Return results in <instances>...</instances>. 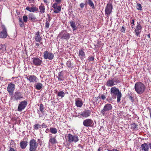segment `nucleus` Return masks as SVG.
<instances>
[{
    "instance_id": "62",
    "label": "nucleus",
    "mask_w": 151,
    "mask_h": 151,
    "mask_svg": "<svg viewBox=\"0 0 151 151\" xmlns=\"http://www.w3.org/2000/svg\"><path fill=\"white\" fill-rule=\"evenodd\" d=\"M147 37L149 38H150V35H147Z\"/></svg>"
},
{
    "instance_id": "50",
    "label": "nucleus",
    "mask_w": 151,
    "mask_h": 151,
    "mask_svg": "<svg viewBox=\"0 0 151 151\" xmlns=\"http://www.w3.org/2000/svg\"><path fill=\"white\" fill-rule=\"evenodd\" d=\"M129 99H130V100L132 102H133L134 101V100L133 99V98L132 96H129Z\"/></svg>"
},
{
    "instance_id": "52",
    "label": "nucleus",
    "mask_w": 151,
    "mask_h": 151,
    "mask_svg": "<svg viewBox=\"0 0 151 151\" xmlns=\"http://www.w3.org/2000/svg\"><path fill=\"white\" fill-rule=\"evenodd\" d=\"M37 42H36L35 43V45H36V46H37V47H36V48L38 47H39L40 46V44L39 43H37Z\"/></svg>"
},
{
    "instance_id": "49",
    "label": "nucleus",
    "mask_w": 151,
    "mask_h": 151,
    "mask_svg": "<svg viewBox=\"0 0 151 151\" xmlns=\"http://www.w3.org/2000/svg\"><path fill=\"white\" fill-rule=\"evenodd\" d=\"M121 31L122 32H124L125 31V29L124 27L123 26L122 27V29L121 30Z\"/></svg>"
},
{
    "instance_id": "4",
    "label": "nucleus",
    "mask_w": 151,
    "mask_h": 151,
    "mask_svg": "<svg viewBox=\"0 0 151 151\" xmlns=\"http://www.w3.org/2000/svg\"><path fill=\"white\" fill-rule=\"evenodd\" d=\"M29 148L30 151H35L37 147L38 144L34 139L31 140L29 142Z\"/></svg>"
},
{
    "instance_id": "42",
    "label": "nucleus",
    "mask_w": 151,
    "mask_h": 151,
    "mask_svg": "<svg viewBox=\"0 0 151 151\" xmlns=\"http://www.w3.org/2000/svg\"><path fill=\"white\" fill-rule=\"evenodd\" d=\"M23 21L25 22H27L28 20V17L26 15H24L23 17Z\"/></svg>"
},
{
    "instance_id": "2",
    "label": "nucleus",
    "mask_w": 151,
    "mask_h": 151,
    "mask_svg": "<svg viewBox=\"0 0 151 151\" xmlns=\"http://www.w3.org/2000/svg\"><path fill=\"white\" fill-rule=\"evenodd\" d=\"M135 91L138 94H141L145 91V87L144 85L141 82L136 83L134 86Z\"/></svg>"
},
{
    "instance_id": "39",
    "label": "nucleus",
    "mask_w": 151,
    "mask_h": 151,
    "mask_svg": "<svg viewBox=\"0 0 151 151\" xmlns=\"http://www.w3.org/2000/svg\"><path fill=\"white\" fill-rule=\"evenodd\" d=\"M138 125L135 123H134L132 125V127L134 129L137 130L138 129Z\"/></svg>"
},
{
    "instance_id": "6",
    "label": "nucleus",
    "mask_w": 151,
    "mask_h": 151,
    "mask_svg": "<svg viewBox=\"0 0 151 151\" xmlns=\"http://www.w3.org/2000/svg\"><path fill=\"white\" fill-rule=\"evenodd\" d=\"M142 29V27L140 23L138 22L137 23V25L134 27V29L135 35L139 37Z\"/></svg>"
},
{
    "instance_id": "61",
    "label": "nucleus",
    "mask_w": 151,
    "mask_h": 151,
    "mask_svg": "<svg viewBox=\"0 0 151 151\" xmlns=\"http://www.w3.org/2000/svg\"><path fill=\"white\" fill-rule=\"evenodd\" d=\"M149 113L150 114V116L151 119V111H150Z\"/></svg>"
},
{
    "instance_id": "19",
    "label": "nucleus",
    "mask_w": 151,
    "mask_h": 151,
    "mask_svg": "<svg viewBox=\"0 0 151 151\" xmlns=\"http://www.w3.org/2000/svg\"><path fill=\"white\" fill-rule=\"evenodd\" d=\"M91 114V112L90 110H86L80 114V115L83 117L86 118L88 117Z\"/></svg>"
},
{
    "instance_id": "57",
    "label": "nucleus",
    "mask_w": 151,
    "mask_h": 151,
    "mask_svg": "<svg viewBox=\"0 0 151 151\" xmlns=\"http://www.w3.org/2000/svg\"><path fill=\"white\" fill-rule=\"evenodd\" d=\"M110 151H119L117 149H113L111 150H109Z\"/></svg>"
},
{
    "instance_id": "46",
    "label": "nucleus",
    "mask_w": 151,
    "mask_h": 151,
    "mask_svg": "<svg viewBox=\"0 0 151 151\" xmlns=\"http://www.w3.org/2000/svg\"><path fill=\"white\" fill-rule=\"evenodd\" d=\"M94 58L93 56L89 57L88 58V60L89 61H93L94 60Z\"/></svg>"
},
{
    "instance_id": "28",
    "label": "nucleus",
    "mask_w": 151,
    "mask_h": 151,
    "mask_svg": "<svg viewBox=\"0 0 151 151\" xmlns=\"http://www.w3.org/2000/svg\"><path fill=\"white\" fill-rule=\"evenodd\" d=\"M42 84L40 83H37L34 85V87L37 90L41 89L42 88Z\"/></svg>"
},
{
    "instance_id": "47",
    "label": "nucleus",
    "mask_w": 151,
    "mask_h": 151,
    "mask_svg": "<svg viewBox=\"0 0 151 151\" xmlns=\"http://www.w3.org/2000/svg\"><path fill=\"white\" fill-rule=\"evenodd\" d=\"M41 125V127L42 128H46L47 127V125L45 123H43Z\"/></svg>"
},
{
    "instance_id": "29",
    "label": "nucleus",
    "mask_w": 151,
    "mask_h": 151,
    "mask_svg": "<svg viewBox=\"0 0 151 151\" xmlns=\"http://www.w3.org/2000/svg\"><path fill=\"white\" fill-rule=\"evenodd\" d=\"M27 142L26 141H21L20 145L22 149L25 148L27 146Z\"/></svg>"
},
{
    "instance_id": "11",
    "label": "nucleus",
    "mask_w": 151,
    "mask_h": 151,
    "mask_svg": "<svg viewBox=\"0 0 151 151\" xmlns=\"http://www.w3.org/2000/svg\"><path fill=\"white\" fill-rule=\"evenodd\" d=\"M15 87L14 84L12 82L8 85L7 91L10 95L12 94L15 89Z\"/></svg>"
},
{
    "instance_id": "25",
    "label": "nucleus",
    "mask_w": 151,
    "mask_h": 151,
    "mask_svg": "<svg viewBox=\"0 0 151 151\" xmlns=\"http://www.w3.org/2000/svg\"><path fill=\"white\" fill-rule=\"evenodd\" d=\"M83 102L80 99L78 98L76 100L75 104L77 107H81L83 105Z\"/></svg>"
},
{
    "instance_id": "15",
    "label": "nucleus",
    "mask_w": 151,
    "mask_h": 151,
    "mask_svg": "<svg viewBox=\"0 0 151 151\" xmlns=\"http://www.w3.org/2000/svg\"><path fill=\"white\" fill-rule=\"evenodd\" d=\"M112 5L111 4H108L105 10L106 14H110L112 12Z\"/></svg>"
},
{
    "instance_id": "51",
    "label": "nucleus",
    "mask_w": 151,
    "mask_h": 151,
    "mask_svg": "<svg viewBox=\"0 0 151 151\" xmlns=\"http://www.w3.org/2000/svg\"><path fill=\"white\" fill-rule=\"evenodd\" d=\"M80 6L81 8H83L84 6V4L83 3H81L80 4Z\"/></svg>"
},
{
    "instance_id": "27",
    "label": "nucleus",
    "mask_w": 151,
    "mask_h": 151,
    "mask_svg": "<svg viewBox=\"0 0 151 151\" xmlns=\"http://www.w3.org/2000/svg\"><path fill=\"white\" fill-rule=\"evenodd\" d=\"M69 23L70 26L72 28L73 31L76 30L77 27L75 22L73 21H71Z\"/></svg>"
},
{
    "instance_id": "59",
    "label": "nucleus",
    "mask_w": 151,
    "mask_h": 151,
    "mask_svg": "<svg viewBox=\"0 0 151 151\" xmlns=\"http://www.w3.org/2000/svg\"><path fill=\"white\" fill-rule=\"evenodd\" d=\"M44 1V2L45 3L47 4V0H43Z\"/></svg>"
},
{
    "instance_id": "41",
    "label": "nucleus",
    "mask_w": 151,
    "mask_h": 151,
    "mask_svg": "<svg viewBox=\"0 0 151 151\" xmlns=\"http://www.w3.org/2000/svg\"><path fill=\"white\" fill-rule=\"evenodd\" d=\"M43 106L42 104H40V111L42 113L44 112L43 111Z\"/></svg>"
},
{
    "instance_id": "20",
    "label": "nucleus",
    "mask_w": 151,
    "mask_h": 151,
    "mask_svg": "<svg viewBox=\"0 0 151 151\" xmlns=\"http://www.w3.org/2000/svg\"><path fill=\"white\" fill-rule=\"evenodd\" d=\"M26 10L29 11L30 12H34L38 11V9L35 6L33 5V6L30 7L29 6H27Z\"/></svg>"
},
{
    "instance_id": "7",
    "label": "nucleus",
    "mask_w": 151,
    "mask_h": 151,
    "mask_svg": "<svg viewBox=\"0 0 151 151\" xmlns=\"http://www.w3.org/2000/svg\"><path fill=\"white\" fill-rule=\"evenodd\" d=\"M58 36L60 37L61 39L66 40H68L70 38L69 34L64 31L60 32Z\"/></svg>"
},
{
    "instance_id": "23",
    "label": "nucleus",
    "mask_w": 151,
    "mask_h": 151,
    "mask_svg": "<svg viewBox=\"0 0 151 151\" xmlns=\"http://www.w3.org/2000/svg\"><path fill=\"white\" fill-rule=\"evenodd\" d=\"M28 19L29 20L32 22H35L37 21L35 15L32 13H30L29 14Z\"/></svg>"
},
{
    "instance_id": "24",
    "label": "nucleus",
    "mask_w": 151,
    "mask_h": 151,
    "mask_svg": "<svg viewBox=\"0 0 151 151\" xmlns=\"http://www.w3.org/2000/svg\"><path fill=\"white\" fill-rule=\"evenodd\" d=\"M84 49H82L81 50L79 51V58L82 60L85 57V54L84 52Z\"/></svg>"
},
{
    "instance_id": "64",
    "label": "nucleus",
    "mask_w": 151,
    "mask_h": 151,
    "mask_svg": "<svg viewBox=\"0 0 151 151\" xmlns=\"http://www.w3.org/2000/svg\"><path fill=\"white\" fill-rule=\"evenodd\" d=\"M66 93H68V92H66Z\"/></svg>"
},
{
    "instance_id": "60",
    "label": "nucleus",
    "mask_w": 151,
    "mask_h": 151,
    "mask_svg": "<svg viewBox=\"0 0 151 151\" xmlns=\"http://www.w3.org/2000/svg\"><path fill=\"white\" fill-rule=\"evenodd\" d=\"M101 147H99L98 149V151H101Z\"/></svg>"
},
{
    "instance_id": "5",
    "label": "nucleus",
    "mask_w": 151,
    "mask_h": 151,
    "mask_svg": "<svg viewBox=\"0 0 151 151\" xmlns=\"http://www.w3.org/2000/svg\"><path fill=\"white\" fill-rule=\"evenodd\" d=\"M68 138V141L70 143L74 142H76L78 140V137L77 135H73L70 134H69L67 136Z\"/></svg>"
},
{
    "instance_id": "38",
    "label": "nucleus",
    "mask_w": 151,
    "mask_h": 151,
    "mask_svg": "<svg viewBox=\"0 0 151 151\" xmlns=\"http://www.w3.org/2000/svg\"><path fill=\"white\" fill-rule=\"evenodd\" d=\"M0 47L1 50L3 51H4L6 50V47L5 45L1 44L0 45Z\"/></svg>"
},
{
    "instance_id": "40",
    "label": "nucleus",
    "mask_w": 151,
    "mask_h": 151,
    "mask_svg": "<svg viewBox=\"0 0 151 151\" xmlns=\"http://www.w3.org/2000/svg\"><path fill=\"white\" fill-rule=\"evenodd\" d=\"M137 9L139 10H142V7L141 6V5L140 4H137Z\"/></svg>"
},
{
    "instance_id": "37",
    "label": "nucleus",
    "mask_w": 151,
    "mask_h": 151,
    "mask_svg": "<svg viewBox=\"0 0 151 151\" xmlns=\"http://www.w3.org/2000/svg\"><path fill=\"white\" fill-rule=\"evenodd\" d=\"M9 151H16V148L15 147L10 145Z\"/></svg>"
},
{
    "instance_id": "43",
    "label": "nucleus",
    "mask_w": 151,
    "mask_h": 151,
    "mask_svg": "<svg viewBox=\"0 0 151 151\" xmlns=\"http://www.w3.org/2000/svg\"><path fill=\"white\" fill-rule=\"evenodd\" d=\"M134 19H133L132 20V22L131 23V25L132 27V28L133 30L134 29Z\"/></svg>"
},
{
    "instance_id": "16",
    "label": "nucleus",
    "mask_w": 151,
    "mask_h": 151,
    "mask_svg": "<svg viewBox=\"0 0 151 151\" xmlns=\"http://www.w3.org/2000/svg\"><path fill=\"white\" fill-rule=\"evenodd\" d=\"M3 30L0 33V37L3 38H6L7 36V30L6 28L4 25L2 26Z\"/></svg>"
},
{
    "instance_id": "44",
    "label": "nucleus",
    "mask_w": 151,
    "mask_h": 151,
    "mask_svg": "<svg viewBox=\"0 0 151 151\" xmlns=\"http://www.w3.org/2000/svg\"><path fill=\"white\" fill-rule=\"evenodd\" d=\"M66 65L69 68H70L71 67L72 65L71 64V63L69 61H68L66 63Z\"/></svg>"
},
{
    "instance_id": "10",
    "label": "nucleus",
    "mask_w": 151,
    "mask_h": 151,
    "mask_svg": "<svg viewBox=\"0 0 151 151\" xmlns=\"http://www.w3.org/2000/svg\"><path fill=\"white\" fill-rule=\"evenodd\" d=\"M27 104V102L25 100L20 102L18 107V111H21L24 109Z\"/></svg>"
},
{
    "instance_id": "18",
    "label": "nucleus",
    "mask_w": 151,
    "mask_h": 151,
    "mask_svg": "<svg viewBox=\"0 0 151 151\" xmlns=\"http://www.w3.org/2000/svg\"><path fill=\"white\" fill-rule=\"evenodd\" d=\"M52 6L55 10L54 11V13H58L61 11V6H58V4H54Z\"/></svg>"
},
{
    "instance_id": "9",
    "label": "nucleus",
    "mask_w": 151,
    "mask_h": 151,
    "mask_svg": "<svg viewBox=\"0 0 151 151\" xmlns=\"http://www.w3.org/2000/svg\"><path fill=\"white\" fill-rule=\"evenodd\" d=\"M43 57L45 59L52 60L54 58V55L52 53L47 51H45L44 52Z\"/></svg>"
},
{
    "instance_id": "1",
    "label": "nucleus",
    "mask_w": 151,
    "mask_h": 151,
    "mask_svg": "<svg viewBox=\"0 0 151 151\" xmlns=\"http://www.w3.org/2000/svg\"><path fill=\"white\" fill-rule=\"evenodd\" d=\"M110 94L113 99H115L117 98V102H119L120 101L122 94L118 88L114 87L111 88L110 89Z\"/></svg>"
},
{
    "instance_id": "45",
    "label": "nucleus",
    "mask_w": 151,
    "mask_h": 151,
    "mask_svg": "<svg viewBox=\"0 0 151 151\" xmlns=\"http://www.w3.org/2000/svg\"><path fill=\"white\" fill-rule=\"evenodd\" d=\"M56 2L54 4H58L60 3L61 2L62 0H55Z\"/></svg>"
},
{
    "instance_id": "54",
    "label": "nucleus",
    "mask_w": 151,
    "mask_h": 151,
    "mask_svg": "<svg viewBox=\"0 0 151 151\" xmlns=\"http://www.w3.org/2000/svg\"><path fill=\"white\" fill-rule=\"evenodd\" d=\"M19 25L20 27H22L24 25L23 22L20 23Z\"/></svg>"
},
{
    "instance_id": "12",
    "label": "nucleus",
    "mask_w": 151,
    "mask_h": 151,
    "mask_svg": "<svg viewBox=\"0 0 151 151\" xmlns=\"http://www.w3.org/2000/svg\"><path fill=\"white\" fill-rule=\"evenodd\" d=\"M40 33L39 31L36 32L33 38L36 42H38L40 43V44H42V39L40 35Z\"/></svg>"
},
{
    "instance_id": "3",
    "label": "nucleus",
    "mask_w": 151,
    "mask_h": 151,
    "mask_svg": "<svg viewBox=\"0 0 151 151\" xmlns=\"http://www.w3.org/2000/svg\"><path fill=\"white\" fill-rule=\"evenodd\" d=\"M112 108V105L109 104H106L103 109L100 112L101 114L103 116H106L108 112L111 111Z\"/></svg>"
},
{
    "instance_id": "31",
    "label": "nucleus",
    "mask_w": 151,
    "mask_h": 151,
    "mask_svg": "<svg viewBox=\"0 0 151 151\" xmlns=\"http://www.w3.org/2000/svg\"><path fill=\"white\" fill-rule=\"evenodd\" d=\"M39 9H40V12L41 14L44 13L45 12V6L42 3H41V5L39 6Z\"/></svg>"
},
{
    "instance_id": "63",
    "label": "nucleus",
    "mask_w": 151,
    "mask_h": 151,
    "mask_svg": "<svg viewBox=\"0 0 151 151\" xmlns=\"http://www.w3.org/2000/svg\"><path fill=\"white\" fill-rule=\"evenodd\" d=\"M1 1V0H0V2Z\"/></svg>"
},
{
    "instance_id": "17",
    "label": "nucleus",
    "mask_w": 151,
    "mask_h": 151,
    "mask_svg": "<svg viewBox=\"0 0 151 151\" xmlns=\"http://www.w3.org/2000/svg\"><path fill=\"white\" fill-rule=\"evenodd\" d=\"M42 62V60L38 58L35 57L32 58V63L36 66L40 65Z\"/></svg>"
},
{
    "instance_id": "30",
    "label": "nucleus",
    "mask_w": 151,
    "mask_h": 151,
    "mask_svg": "<svg viewBox=\"0 0 151 151\" xmlns=\"http://www.w3.org/2000/svg\"><path fill=\"white\" fill-rule=\"evenodd\" d=\"M55 137H53L51 136L49 140V143L51 144H53L57 143V140L55 138Z\"/></svg>"
},
{
    "instance_id": "55",
    "label": "nucleus",
    "mask_w": 151,
    "mask_h": 151,
    "mask_svg": "<svg viewBox=\"0 0 151 151\" xmlns=\"http://www.w3.org/2000/svg\"><path fill=\"white\" fill-rule=\"evenodd\" d=\"M19 23H22V22H22V19L20 18H19Z\"/></svg>"
},
{
    "instance_id": "22",
    "label": "nucleus",
    "mask_w": 151,
    "mask_h": 151,
    "mask_svg": "<svg viewBox=\"0 0 151 151\" xmlns=\"http://www.w3.org/2000/svg\"><path fill=\"white\" fill-rule=\"evenodd\" d=\"M140 148L141 151H148L149 149L148 144L146 143L142 144Z\"/></svg>"
},
{
    "instance_id": "56",
    "label": "nucleus",
    "mask_w": 151,
    "mask_h": 151,
    "mask_svg": "<svg viewBox=\"0 0 151 151\" xmlns=\"http://www.w3.org/2000/svg\"><path fill=\"white\" fill-rule=\"evenodd\" d=\"M148 145V146H149V147L150 148V149H151V142H150V143H149Z\"/></svg>"
},
{
    "instance_id": "36",
    "label": "nucleus",
    "mask_w": 151,
    "mask_h": 151,
    "mask_svg": "<svg viewBox=\"0 0 151 151\" xmlns=\"http://www.w3.org/2000/svg\"><path fill=\"white\" fill-rule=\"evenodd\" d=\"M41 128V125L38 124H35L34 126V129L36 130L40 129Z\"/></svg>"
},
{
    "instance_id": "33",
    "label": "nucleus",
    "mask_w": 151,
    "mask_h": 151,
    "mask_svg": "<svg viewBox=\"0 0 151 151\" xmlns=\"http://www.w3.org/2000/svg\"><path fill=\"white\" fill-rule=\"evenodd\" d=\"M87 3L92 7L93 9H94L95 7L93 1L91 0H88L87 1Z\"/></svg>"
},
{
    "instance_id": "34",
    "label": "nucleus",
    "mask_w": 151,
    "mask_h": 151,
    "mask_svg": "<svg viewBox=\"0 0 151 151\" xmlns=\"http://www.w3.org/2000/svg\"><path fill=\"white\" fill-rule=\"evenodd\" d=\"M50 131L52 134H55L57 132V130L54 127H51L50 128Z\"/></svg>"
},
{
    "instance_id": "32",
    "label": "nucleus",
    "mask_w": 151,
    "mask_h": 151,
    "mask_svg": "<svg viewBox=\"0 0 151 151\" xmlns=\"http://www.w3.org/2000/svg\"><path fill=\"white\" fill-rule=\"evenodd\" d=\"M65 94L64 92L60 91L58 93L57 96L59 97H61L62 98L65 96Z\"/></svg>"
},
{
    "instance_id": "53",
    "label": "nucleus",
    "mask_w": 151,
    "mask_h": 151,
    "mask_svg": "<svg viewBox=\"0 0 151 151\" xmlns=\"http://www.w3.org/2000/svg\"><path fill=\"white\" fill-rule=\"evenodd\" d=\"M15 145V144L14 143L13 141H12L11 142L10 145L12 146V145Z\"/></svg>"
},
{
    "instance_id": "58",
    "label": "nucleus",
    "mask_w": 151,
    "mask_h": 151,
    "mask_svg": "<svg viewBox=\"0 0 151 151\" xmlns=\"http://www.w3.org/2000/svg\"><path fill=\"white\" fill-rule=\"evenodd\" d=\"M49 131V129H47L45 131V132L46 133H48Z\"/></svg>"
},
{
    "instance_id": "14",
    "label": "nucleus",
    "mask_w": 151,
    "mask_h": 151,
    "mask_svg": "<svg viewBox=\"0 0 151 151\" xmlns=\"http://www.w3.org/2000/svg\"><path fill=\"white\" fill-rule=\"evenodd\" d=\"M27 80H29L30 83H34L36 82L38 80L37 77L34 75H29L26 77Z\"/></svg>"
},
{
    "instance_id": "35",
    "label": "nucleus",
    "mask_w": 151,
    "mask_h": 151,
    "mask_svg": "<svg viewBox=\"0 0 151 151\" xmlns=\"http://www.w3.org/2000/svg\"><path fill=\"white\" fill-rule=\"evenodd\" d=\"M58 80L60 81H63V75L61 72H60L58 73Z\"/></svg>"
},
{
    "instance_id": "8",
    "label": "nucleus",
    "mask_w": 151,
    "mask_h": 151,
    "mask_svg": "<svg viewBox=\"0 0 151 151\" xmlns=\"http://www.w3.org/2000/svg\"><path fill=\"white\" fill-rule=\"evenodd\" d=\"M83 124L84 126L88 127H93L94 125V123L93 120L89 119H86L83 122Z\"/></svg>"
},
{
    "instance_id": "48",
    "label": "nucleus",
    "mask_w": 151,
    "mask_h": 151,
    "mask_svg": "<svg viewBox=\"0 0 151 151\" xmlns=\"http://www.w3.org/2000/svg\"><path fill=\"white\" fill-rule=\"evenodd\" d=\"M101 99L103 100H105L106 98V97L105 95H104V94H103V95H101Z\"/></svg>"
},
{
    "instance_id": "21",
    "label": "nucleus",
    "mask_w": 151,
    "mask_h": 151,
    "mask_svg": "<svg viewBox=\"0 0 151 151\" xmlns=\"http://www.w3.org/2000/svg\"><path fill=\"white\" fill-rule=\"evenodd\" d=\"M23 97L22 93L17 91H16L14 96V100L17 101L19 99H20Z\"/></svg>"
},
{
    "instance_id": "13",
    "label": "nucleus",
    "mask_w": 151,
    "mask_h": 151,
    "mask_svg": "<svg viewBox=\"0 0 151 151\" xmlns=\"http://www.w3.org/2000/svg\"><path fill=\"white\" fill-rule=\"evenodd\" d=\"M118 81L111 78L109 79L107 81L106 85L108 87H111L117 84Z\"/></svg>"
},
{
    "instance_id": "26",
    "label": "nucleus",
    "mask_w": 151,
    "mask_h": 151,
    "mask_svg": "<svg viewBox=\"0 0 151 151\" xmlns=\"http://www.w3.org/2000/svg\"><path fill=\"white\" fill-rule=\"evenodd\" d=\"M47 16L48 17V18L47 19L46 22L45 24V27L48 28L49 27L50 22L52 19V17H50L48 14H47Z\"/></svg>"
}]
</instances>
